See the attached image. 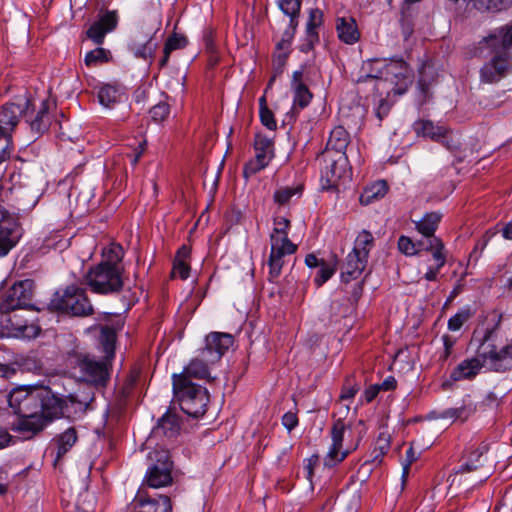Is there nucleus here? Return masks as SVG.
<instances>
[{"instance_id": "dca6fc26", "label": "nucleus", "mask_w": 512, "mask_h": 512, "mask_svg": "<svg viewBox=\"0 0 512 512\" xmlns=\"http://www.w3.org/2000/svg\"><path fill=\"white\" fill-rule=\"evenodd\" d=\"M325 166L321 170V180L324 188L336 186L338 181L345 173L347 156L346 154L332 155V153L324 154Z\"/></svg>"}, {"instance_id": "f8f14e48", "label": "nucleus", "mask_w": 512, "mask_h": 512, "mask_svg": "<svg viewBox=\"0 0 512 512\" xmlns=\"http://www.w3.org/2000/svg\"><path fill=\"white\" fill-rule=\"evenodd\" d=\"M133 512H173L171 498L164 494L150 496L140 488L131 503Z\"/></svg>"}, {"instance_id": "ea45409f", "label": "nucleus", "mask_w": 512, "mask_h": 512, "mask_svg": "<svg viewBox=\"0 0 512 512\" xmlns=\"http://www.w3.org/2000/svg\"><path fill=\"white\" fill-rule=\"evenodd\" d=\"M337 260L334 258L331 261H322V264L318 267L316 275L314 277V283L317 287L322 286L328 281L336 272Z\"/></svg>"}, {"instance_id": "4be33fe9", "label": "nucleus", "mask_w": 512, "mask_h": 512, "mask_svg": "<svg viewBox=\"0 0 512 512\" xmlns=\"http://www.w3.org/2000/svg\"><path fill=\"white\" fill-rule=\"evenodd\" d=\"M484 41L494 52H508L507 50L512 47V24L496 29Z\"/></svg>"}, {"instance_id": "5fc2aeb1", "label": "nucleus", "mask_w": 512, "mask_h": 512, "mask_svg": "<svg viewBox=\"0 0 512 512\" xmlns=\"http://www.w3.org/2000/svg\"><path fill=\"white\" fill-rule=\"evenodd\" d=\"M170 114V107L167 103L161 102L150 109V115L153 121L160 123Z\"/></svg>"}, {"instance_id": "7ed1b4c3", "label": "nucleus", "mask_w": 512, "mask_h": 512, "mask_svg": "<svg viewBox=\"0 0 512 512\" xmlns=\"http://www.w3.org/2000/svg\"><path fill=\"white\" fill-rule=\"evenodd\" d=\"M366 79H378L375 85L377 91H383L388 85H392L391 90L387 92V97L380 100L375 110V115L381 122L390 112L392 103L389 101V98L391 93L394 95L406 93L412 84L413 77L406 62L396 60L385 64L381 76L367 75Z\"/></svg>"}, {"instance_id": "72a5a7b5", "label": "nucleus", "mask_w": 512, "mask_h": 512, "mask_svg": "<svg viewBox=\"0 0 512 512\" xmlns=\"http://www.w3.org/2000/svg\"><path fill=\"white\" fill-rule=\"evenodd\" d=\"M296 28L297 27H292L290 23L289 28L283 32L281 40L276 45V59L280 65H284L286 59L288 58L291 42L294 37Z\"/></svg>"}, {"instance_id": "c03bdc74", "label": "nucleus", "mask_w": 512, "mask_h": 512, "mask_svg": "<svg viewBox=\"0 0 512 512\" xmlns=\"http://www.w3.org/2000/svg\"><path fill=\"white\" fill-rule=\"evenodd\" d=\"M323 22V13L320 9H312L309 13V20L307 23L306 33L312 41H318V33L316 29L321 26Z\"/></svg>"}, {"instance_id": "603ef678", "label": "nucleus", "mask_w": 512, "mask_h": 512, "mask_svg": "<svg viewBox=\"0 0 512 512\" xmlns=\"http://www.w3.org/2000/svg\"><path fill=\"white\" fill-rule=\"evenodd\" d=\"M101 263H109L111 266H119L123 258V249L119 245H112L105 253Z\"/></svg>"}, {"instance_id": "f257e3e1", "label": "nucleus", "mask_w": 512, "mask_h": 512, "mask_svg": "<svg viewBox=\"0 0 512 512\" xmlns=\"http://www.w3.org/2000/svg\"><path fill=\"white\" fill-rule=\"evenodd\" d=\"M7 401L10 409L17 416L31 415L38 411H48L50 415H62L69 403L82 405L75 395L60 398L50 388L36 385H22L14 388L7 395Z\"/></svg>"}, {"instance_id": "6e6552de", "label": "nucleus", "mask_w": 512, "mask_h": 512, "mask_svg": "<svg viewBox=\"0 0 512 512\" xmlns=\"http://www.w3.org/2000/svg\"><path fill=\"white\" fill-rule=\"evenodd\" d=\"M86 284L97 294L118 293L123 287L121 268L111 266L109 263H99L89 270Z\"/></svg>"}, {"instance_id": "412c9836", "label": "nucleus", "mask_w": 512, "mask_h": 512, "mask_svg": "<svg viewBox=\"0 0 512 512\" xmlns=\"http://www.w3.org/2000/svg\"><path fill=\"white\" fill-rule=\"evenodd\" d=\"M368 259L351 251L342 266L341 279L343 282L348 283L360 277L365 270Z\"/></svg>"}, {"instance_id": "39448f33", "label": "nucleus", "mask_w": 512, "mask_h": 512, "mask_svg": "<svg viewBox=\"0 0 512 512\" xmlns=\"http://www.w3.org/2000/svg\"><path fill=\"white\" fill-rule=\"evenodd\" d=\"M173 391L181 410L191 416L200 417L206 413L209 394L206 388L187 381L184 376L173 375Z\"/></svg>"}, {"instance_id": "0e129e2a", "label": "nucleus", "mask_w": 512, "mask_h": 512, "mask_svg": "<svg viewBox=\"0 0 512 512\" xmlns=\"http://www.w3.org/2000/svg\"><path fill=\"white\" fill-rule=\"evenodd\" d=\"M203 41L208 53H214L216 51V46L214 43V34L212 30H206L204 32Z\"/></svg>"}, {"instance_id": "6ab92c4d", "label": "nucleus", "mask_w": 512, "mask_h": 512, "mask_svg": "<svg viewBox=\"0 0 512 512\" xmlns=\"http://www.w3.org/2000/svg\"><path fill=\"white\" fill-rule=\"evenodd\" d=\"M291 90L293 93V112L303 110L310 104L313 98V94L311 93L305 82L304 73L302 69L293 72L291 80Z\"/></svg>"}, {"instance_id": "a18cd8bd", "label": "nucleus", "mask_w": 512, "mask_h": 512, "mask_svg": "<svg viewBox=\"0 0 512 512\" xmlns=\"http://www.w3.org/2000/svg\"><path fill=\"white\" fill-rule=\"evenodd\" d=\"M20 238L21 232L0 233V257L7 255Z\"/></svg>"}, {"instance_id": "a19ab883", "label": "nucleus", "mask_w": 512, "mask_h": 512, "mask_svg": "<svg viewBox=\"0 0 512 512\" xmlns=\"http://www.w3.org/2000/svg\"><path fill=\"white\" fill-rule=\"evenodd\" d=\"M157 48L158 44L153 41L152 37L147 39L143 45L136 42L130 44V49L134 52V55L145 60L152 59Z\"/></svg>"}, {"instance_id": "c9c22d12", "label": "nucleus", "mask_w": 512, "mask_h": 512, "mask_svg": "<svg viewBox=\"0 0 512 512\" xmlns=\"http://www.w3.org/2000/svg\"><path fill=\"white\" fill-rule=\"evenodd\" d=\"M374 247V237L368 230H362L356 237L352 251L367 258Z\"/></svg>"}, {"instance_id": "f03ea898", "label": "nucleus", "mask_w": 512, "mask_h": 512, "mask_svg": "<svg viewBox=\"0 0 512 512\" xmlns=\"http://www.w3.org/2000/svg\"><path fill=\"white\" fill-rule=\"evenodd\" d=\"M116 339L115 329L104 326L101 328L98 338L99 349L103 356L99 359L89 354H79L75 357V368L79 370L82 381L95 387L107 385L115 358Z\"/></svg>"}, {"instance_id": "58836bf2", "label": "nucleus", "mask_w": 512, "mask_h": 512, "mask_svg": "<svg viewBox=\"0 0 512 512\" xmlns=\"http://www.w3.org/2000/svg\"><path fill=\"white\" fill-rule=\"evenodd\" d=\"M512 6V0H473V7L481 12H500Z\"/></svg>"}, {"instance_id": "ddd939ff", "label": "nucleus", "mask_w": 512, "mask_h": 512, "mask_svg": "<svg viewBox=\"0 0 512 512\" xmlns=\"http://www.w3.org/2000/svg\"><path fill=\"white\" fill-rule=\"evenodd\" d=\"M61 415H50L48 411H38L31 415L18 416L17 421L13 424V429L25 438H30L38 432L42 431L49 423Z\"/></svg>"}, {"instance_id": "e433bc0d", "label": "nucleus", "mask_w": 512, "mask_h": 512, "mask_svg": "<svg viewBox=\"0 0 512 512\" xmlns=\"http://www.w3.org/2000/svg\"><path fill=\"white\" fill-rule=\"evenodd\" d=\"M270 255L285 258L297 251V245L292 243L290 239L273 238L270 239Z\"/></svg>"}, {"instance_id": "e2e57ef3", "label": "nucleus", "mask_w": 512, "mask_h": 512, "mask_svg": "<svg viewBox=\"0 0 512 512\" xmlns=\"http://www.w3.org/2000/svg\"><path fill=\"white\" fill-rule=\"evenodd\" d=\"M389 447H390V445H389L387 438L379 437L376 442L375 448H374V453L379 451V453H377L375 455V459H377L380 456L385 455L387 453V451L389 450Z\"/></svg>"}, {"instance_id": "de8ad7c7", "label": "nucleus", "mask_w": 512, "mask_h": 512, "mask_svg": "<svg viewBox=\"0 0 512 512\" xmlns=\"http://www.w3.org/2000/svg\"><path fill=\"white\" fill-rule=\"evenodd\" d=\"M472 317L470 309L464 308L459 310L448 320V329L450 331H458Z\"/></svg>"}, {"instance_id": "f704fd0d", "label": "nucleus", "mask_w": 512, "mask_h": 512, "mask_svg": "<svg viewBox=\"0 0 512 512\" xmlns=\"http://www.w3.org/2000/svg\"><path fill=\"white\" fill-rule=\"evenodd\" d=\"M121 96L122 94L119 88L110 84L101 86L98 91V100L100 104L107 108H111L116 103L120 102Z\"/></svg>"}, {"instance_id": "9d476101", "label": "nucleus", "mask_w": 512, "mask_h": 512, "mask_svg": "<svg viewBox=\"0 0 512 512\" xmlns=\"http://www.w3.org/2000/svg\"><path fill=\"white\" fill-rule=\"evenodd\" d=\"M153 454L156 462L147 470L145 475L146 485L150 488H160L171 485L173 481L171 475L173 464L168 451L155 450ZM150 457L153 459L152 456Z\"/></svg>"}, {"instance_id": "6e6d98bb", "label": "nucleus", "mask_w": 512, "mask_h": 512, "mask_svg": "<svg viewBox=\"0 0 512 512\" xmlns=\"http://www.w3.org/2000/svg\"><path fill=\"white\" fill-rule=\"evenodd\" d=\"M11 326L24 337H36L40 332V328L33 324H20L18 322L14 323L11 321Z\"/></svg>"}, {"instance_id": "f3484780", "label": "nucleus", "mask_w": 512, "mask_h": 512, "mask_svg": "<svg viewBox=\"0 0 512 512\" xmlns=\"http://www.w3.org/2000/svg\"><path fill=\"white\" fill-rule=\"evenodd\" d=\"M510 54L508 52H495L492 60L486 63L481 71V81L484 83H495L505 77L511 70Z\"/></svg>"}, {"instance_id": "052dcab7", "label": "nucleus", "mask_w": 512, "mask_h": 512, "mask_svg": "<svg viewBox=\"0 0 512 512\" xmlns=\"http://www.w3.org/2000/svg\"><path fill=\"white\" fill-rule=\"evenodd\" d=\"M283 426L291 432L298 425V416L294 412H287L282 417Z\"/></svg>"}, {"instance_id": "680f3d73", "label": "nucleus", "mask_w": 512, "mask_h": 512, "mask_svg": "<svg viewBox=\"0 0 512 512\" xmlns=\"http://www.w3.org/2000/svg\"><path fill=\"white\" fill-rule=\"evenodd\" d=\"M380 391V385H370L368 388L364 390L362 398L366 403H370L377 397Z\"/></svg>"}, {"instance_id": "49530a36", "label": "nucleus", "mask_w": 512, "mask_h": 512, "mask_svg": "<svg viewBox=\"0 0 512 512\" xmlns=\"http://www.w3.org/2000/svg\"><path fill=\"white\" fill-rule=\"evenodd\" d=\"M290 228V221L285 217H275L273 222V230L270 234V239L280 238L289 239L288 231Z\"/></svg>"}, {"instance_id": "cd10ccee", "label": "nucleus", "mask_w": 512, "mask_h": 512, "mask_svg": "<svg viewBox=\"0 0 512 512\" xmlns=\"http://www.w3.org/2000/svg\"><path fill=\"white\" fill-rule=\"evenodd\" d=\"M190 257V249L183 245L176 253L173 269L171 272L172 277L178 276L180 279L185 280L189 277L190 266L188 263Z\"/></svg>"}, {"instance_id": "338daca9", "label": "nucleus", "mask_w": 512, "mask_h": 512, "mask_svg": "<svg viewBox=\"0 0 512 512\" xmlns=\"http://www.w3.org/2000/svg\"><path fill=\"white\" fill-rule=\"evenodd\" d=\"M16 374V369L9 364L0 363V377L9 379Z\"/></svg>"}, {"instance_id": "774afa93", "label": "nucleus", "mask_w": 512, "mask_h": 512, "mask_svg": "<svg viewBox=\"0 0 512 512\" xmlns=\"http://www.w3.org/2000/svg\"><path fill=\"white\" fill-rule=\"evenodd\" d=\"M323 259H318L316 255L314 254H308L305 258V263L310 268H318L321 264Z\"/></svg>"}, {"instance_id": "9b49d317", "label": "nucleus", "mask_w": 512, "mask_h": 512, "mask_svg": "<svg viewBox=\"0 0 512 512\" xmlns=\"http://www.w3.org/2000/svg\"><path fill=\"white\" fill-rule=\"evenodd\" d=\"M346 428L347 426L342 419H337L334 421L331 428L332 444L324 458L325 467L332 468L336 466L337 464L341 463L352 451L357 449L358 441L354 445L343 449V440Z\"/></svg>"}, {"instance_id": "bf43d9fd", "label": "nucleus", "mask_w": 512, "mask_h": 512, "mask_svg": "<svg viewBox=\"0 0 512 512\" xmlns=\"http://www.w3.org/2000/svg\"><path fill=\"white\" fill-rule=\"evenodd\" d=\"M47 113V105L46 102H42V107L37 113V116L34 120L31 121L30 126L31 129L36 132H41L46 128V125L43 123L42 118Z\"/></svg>"}, {"instance_id": "3c124183", "label": "nucleus", "mask_w": 512, "mask_h": 512, "mask_svg": "<svg viewBox=\"0 0 512 512\" xmlns=\"http://www.w3.org/2000/svg\"><path fill=\"white\" fill-rule=\"evenodd\" d=\"M301 192V187H283L275 191L274 200L280 205L287 204L289 200L297 193Z\"/></svg>"}, {"instance_id": "423d86ee", "label": "nucleus", "mask_w": 512, "mask_h": 512, "mask_svg": "<svg viewBox=\"0 0 512 512\" xmlns=\"http://www.w3.org/2000/svg\"><path fill=\"white\" fill-rule=\"evenodd\" d=\"M31 106L27 97H18L16 101L4 104L0 109V163L10 157L12 132L19 119L25 116Z\"/></svg>"}, {"instance_id": "4c0bfd02", "label": "nucleus", "mask_w": 512, "mask_h": 512, "mask_svg": "<svg viewBox=\"0 0 512 512\" xmlns=\"http://www.w3.org/2000/svg\"><path fill=\"white\" fill-rule=\"evenodd\" d=\"M301 0H278L280 10L290 18L292 27L298 26V18L301 9Z\"/></svg>"}, {"instance_id": "0eeeda50", "label": "nucleus", "mask_w": 512, "mask_h": 512, "mask_svg": "<svg viewBox=\"0 0 512 512\" xmlns=\"http://www.w3.org/2000/svg\"><path fill=\"white\" fill-rule=\"evenodd\" d=\"M50 311L63 312L73 316H89L93 306L83 288L67 286L62 292H56L48 304Z\"/></svg>"}, {"instance_id": "a211bd4d", "label": "nucleus", "mask_w": 512, "mask_h": 512, "mask_svg": "<svg viewBox=\"0 0 512 512\" xmlns=\"http://www.w3.org/2000/svg\"><path fill=\"white\" fill-rule=\"evenodd\" d=\"M118 24L117 11H105L100 14L97 21L92 23L86 32L87 38L95 44L101 45L107 33L113 31Z\"/></svg>"}, {"instance_id": "aec40b11", "label": "nucleus", "mask_w": 512, "mask_h": 512, "mask_svg": "<svg viewBox=\"0 0 512 512\" xmlns=\"http://www.w3.org/2000/svg\"><path fill=\"white\" fill-rule=\"evenodd\" d=\"M484 367V363L478 353L475 357L461 361L451 372L450 378L453 381L472 380Z\"/></svg>"}, {"instance_id": "b1692460", "label": "nucleus", "mask_w": 512, "mask_h": 512, "mask_svg": "<svg viewBox=\"0 0 512 512\" xmlns=\"http://www.w3.org/2000/svg\"><path fill=\"white\" fill-rule=\"evenodd\" d=\"M213 364L214 363L208 362L200 351L199 355L190 361L183 372L176 375L184 376L187 381H191V378L208 379L210 377L209 366Z\"/></svg>"}, {"instance_id": "c85d7f7f", "label": "nucleus", "mask_w": 512, "mask_h": 512, "mask_svg": "<svg viewBox=\"0 0 512 512\" xmlns=\"http://www.w3.org/2000/svg\"><path fill=\"white\" fill-rule=\"evenodd\" d=\"M188 44V40L184 35L173 33L170 35L164 45L163 56L159 61V67L167 66L170 55L173 51L184 49Z\"/></svg>"}, {"instance_id": "69168bd1", "label": "nucleus", "mask_w": 512, "mask_h": 512, "mask_svg": "<svg viewBox=\"0 0 512 512\" xmlns=\"http://www.w3.org/2000/svg\"><path fill=\"white\" fill-rule=\"evenodd\" d=\"M139 377V371L137 369H134L130 372V374L127 376L125 383H124V391L128 393L135 383L137 382V379Z\"/></svg>"}, {"instance_id": "79ce46f5", "label": "nucleus", "mask_w": 512, "mask_h": 512, "mask_svg": "<svg viewBox=\"0 0 512 512\" xmlns=\"http://www.w3.org/2000/svg\"><path fill=\"white\" fill-rule=\"evenodd\" d=\"M110 51L104 48H96L85 55L84 62L88 67H96L110 60Z\"/></svg>"}, {"instance_id": "864d4df0", "label": "nucleus", "mask_w": 512, "mask_h": 512, "mask_svg": "<svg viewBox=\"0 0 512 512\" xmlns=\"http://www.w3.org/2000/svg\"><path fill=\"white\" fill-rule=\"evenodd\" d=\"M474 408L471 406H461L458 408H449L443 412L444 418H453V419H467L473 412Z\"/></svg>"}, {"instance_id": "37998d69", "label": "nucleus", "mask_w": 512, "mask_h": 512, "mask_svg": "<svg viewBox=\"0 0 512 512\" xmlns=\"http://www.w3.org/2000/svg\"><path fill=\"white\" fill-rule=\"evenodd\" d=\"M21 232L19 223L11 213L0 205V233Z\"/></svg>"}, {"instance_id": "20e7f679", "label": "nucleus", "mask_w": 512, "mask_h": 512, "mask_svg": "<svg viewBox=\"0 0 512 512\" xmlns=\"http://www.w3.org/2000/svg\"><path fill=\"white\" fill-rule=\"evenodd\" d=\"M492 329H485L479 337L476 330L472 340L478 341V355L481 357L484 367L494 372H505L512 369V346L511 344L499 345L493 336Z\"/></svg>"}, {"instance_id": "8fccbe9b", "label": "nucleus", "mask_w": 512, "mask_h": 512, "mask_svg": "<svg viewBox=\"0 0 512 512\" xmlns=\"http://www.w3.org/2000/svg\"><path fill=\"white\" fill-rule=\"evenodd\" d=\"M359 390H360L359 383H357L354 380V378L348 377V378H346V380L342 386L339 400L346 401V400L353 399L355 397V395L359 392Z\"/></svg>"}, {"instance_id": "bb28decb", "label": "nucleus", "mask_w": 512, "mask_h": 512, "mask_svg": "<svg viewBox=\"0 0 512 512\" xmlns=\"http://www.w3.org/2000/svg\"><path fill=\"white\" fill-rule=\"evenodd\" d=\"M349 141L350 136L346 129L343 126L335 127L330 133L326 153H332V151H334L336 155L345 154Z\"/></svg>"}, {"instance_id": "c756f323", "label": "nucleus", "mask_w": 512, "mask_h": 512, "mask_svg": "<svg viewBox=\"0 0 512 512\" xmlns=\"http://www.w3.org/2000/svg\"><path fill=\"white\" fill-rule=\"evenodd\" d=\"M442 219L439 212L426 213L423 218L416 223V228L427 240L435 237L434 233Z\"/></svg>"}, {"instance_id": "4468645a", "label": "nucleus", "mask_w": 512, "mask_h": 512, "mask_svg": "<svg viewBox=\"0 0 512 512\" xmlns=\"http://www.w3.org/2000/svg\"><path fill=\"white\" fill-rule=\"evenodd\" d=\"M234 343V337L229 333L211 332L205 338V346L201 349L202 356L208 362L216 363Z\"/></svg>"}, {"instance_id": "2f4dec72", "label": "nucleus", "mask_w": 512, "mask_h": 512, "mask_svg": "<svg viewBox=\"0 0 512 512\" xmlns=\"http://www.w3.org/2000/svg\"><path fill=\"white\" fill-rule=\"evenodd\" d=\"M419 246L422 250L430 251L432 253L433 259L436 262V267L442 268L446 263V255L443 253L444 244L443 242L437 238L433 237L426 242H419Z\"/></svg>"}, {"instance_id": "1a4fd4ad", "label": "nucleus", "mask_w": 512, "mask_h": 512, "mask_svg": "<svg viewBox=\"0 0 512 512\" xmlns=\"http://www.w3.org/2000/svg\"><path fill=\"white\" fill-rule=\"evenodd\" d=\"M35 289V282L32 279L18 281L9 288L4 299L0 303V312L8 314L17 309L37 310L31 303Z\"/></svg>"}, {"instance_id": "4d7b16f0", "label": "nucleus", "mask_w": 512, "mask_h": 512, "mask_svg": "<svg viewBox=\"0 0 512 512\" xmlns=\"http://www.w3.org/2000/svg\"><path fill=\"white\" fill-rule=\"evenodd\" d=\"M398 248L403 254L409 256L416 254L420 250L417 249L416 244L412 242V240L409 237L406 236H401L399 238Z\"/></svg>"}, {"instance_id": "a878e982", "label": "nucleus", "mask_w": 512, "mask_h": 512, "mask_svg": "<svg viewBox=\"0 0 512 512\" xmlns=\"http://www.w3.org/2000/svg\"><path fill=\"white\" fill-rule=\"evenodd\" d=\"M413 129L418 136L430 138L433 141L443 142L446 138L447 129L435 125L429 120H418L414 123Z\"/></svg>"}, {"instance_id": "7c9ffc66", "label": "nucleus", "mask_w": 512, "mask_h": 512, "mask_svg": "<svg viewBox=\"0 0 512 512\" xmlns=\"http://www.w3.org/2000/svg\"><path fill=\"white\" fill-rule=\"evenodd\" d=\"M78 437L75 428L70 427L57 436L54 441L57 446L56 459L63 457L76 443Z\"/></svg>"}, {"instance_id": "5701e85b", "label": "nucleus", "mask_w": 512, "mask_h": 512, "mask_svg": "<svg viewBox=\"0 0 512 512\" xmlns=\"http://www.w3.org/2000/svg\"><path fill=\"white\" fill-rule=\"evenodd\" d=\"M338 38L345 44H355L360 38L357 23L352 17H339L336 20Z\"/></svg>"}, {"instance_id": "393cba45", "label": "nucleus", "mask_w": 512, "mask_h": 512, "mask_svg": "<svg viewBox=\"0 0 512 512\" xmlns=\"http://www.w3.org/2000/svg\"><path fill=\"white\" fill-rule=\"evenodd\" d=\"M181 424L178 415L171 411L166 412L158 421L154 432L167 438H174L180 432Z\"/></svg>"}, {"instance_id": "13d9d810", "label": "nucleus", "mask_w": 512, "mask_h": 512, "mask_svg": "<svg viewBox=\"0 0 512 512\" xmlns=\"http://www.w3.org/2000/svg\"><path fill=\"white\" fill-rule=\"evenodd\" d=\"M260 119L261 123L267 127L269 130H275L277 127V123L274 119V115L272 111L268 107H264L260 109Z\"/></svg>"}, {"instance_id": "09e8293b", "label": "nucleus", "mask_w": 512, "mask_h": 512, "mask_svg": "<svg viewBox=\"0 0 512 512\" xmlns=\"http://www.w3.org/2000/svg\"><path fill=\"white\" fill-rule=\"evenodd\" d=\"M284 262L285 260L283 257H273V255H269L267 264L269 267L268 279L270 282H276V280L280 277Z\"/></svg>"}, {"instance_id": "2eb2a0df", "label": "nucleus", "mask_w": 512, "mask_h": 512, "mask_svg": "<svg viewBox=\"0 0 512 512\" xmlns=\"http://www.w3.org/2000/svg\"><path fill=\"white\" fill-rule=\"evenodd\" d=\"M255 158L244 168V176L255 174L265 168L273 157V141L265 135L257 134L254 141Z\"/></svg>"}, {"instance_id": "473e14b6", "label": "nucleus", "mask_w": 512, "mask_h": 512, "mask_svg": "<svg viewBox=\"0 0 512 512\" xmlns=\"http://www.w3.org/2000/svg\"><path fill=\"white\" fill-rule=\"evenodd\" d=\"M388 191V185L386 181L379 180L366 187L363 193L360 196V202L362 204L368 205L372 203L374 200L382 198L386 195Z\"/></svg>"}]
</instances>
